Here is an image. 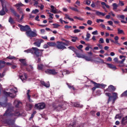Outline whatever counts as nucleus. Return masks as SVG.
Wrapping results in <instances>:
<instances>
[{"mask_svg":"<svg viewBox=\"0 0 127 127\" xmlns=\"http://www.w3.org/2000/svg\"><path fill=\"white\" fill-rule=\"evenodd\" d=\"M96 14H97V15H98V16L102 15V16H105L106 15V13L102 12H100L99 11H96Z\"/></svg>","mask_w":127,"mask_h":127,"instance_id":"obj_30","label":"nucleus"},{"mask_svg":"<svg viewBox=\"0 0 127 127\" xmlns=\"http://www.w3.org/2000/svg\"><path fill=\"white\" fill-rule=\"evenodd\" d=\"M113 6V10H115L116 9H117V8H118V4L116 3H114L112 4Z\"/></svg>","mask_w":127,"mask_h":127,"instance_id":"obj_40","label":"nucleus"},{"mask_svg":"<svg viewBox=\"0 0 127 127\" xmlns=\"http://www.w3.org/2000/svg\"><path fill=\"white\" fill-rule=\"evenodd\" d=\"M113 91H116V87L112 85H110L107 89H106L105 92H113Z\"/></svg>","mask_w":127,"mask_h":127,"instance_id":"obj_13","label":"nucleus"},{"mask_svg":"<svg viewBox=\"0 0 127 127\" xmlns=\"http://www.w3.org/2000/svg\"><path fill=\"white\" fill-rule=\"evenodd\" d=\"M15 122V121L8 120L5 123V124H7L8 126H9V127H15V125H14Z\"/></svg>","mask_w":127,"mask_h":127,"instance_id":"obj_15","label":"nucleus"},{"mask_svg":"<svg viewBox=\"0 0 127 127\" xmlns=\"http://www.w3.org/2000/svg\"><path fill=\"white\" fill-rule=\"evenodd\" d=\"M64 28H66V29H68L69 28H72V26L65 25L64 26Z\"/></svg>","mask_w":127,"mask_h":127,"instance_id":"obj_64","label":"nucleus"},{"mask_svg":"<svg viewBox=\"0 0 127 127\" xmlns=\"http://www.w3.org/2000/svg\"><path fill=\"white\" fill-rule=\"evenodd\" d=\"M12 93L4 91L3 94L6 97H10L11 98H14L16 95V93H17V88L16 87H13L10 89Z\"/></svg>","mask_w":127,"mask_h":127,"instance_id":"obj_2","label":"nucleus"},{"mask_svg":"<svg viewBox=\"0 0 127 127\" xmlns=\"http://www.w3.org/2000/svg\"><path fill=\"white\" fill-rule=\"evenodd\" d=\"M45 72L47 74H51V75H56V74H58V72H57V71L54 69H47L45 71Z\"/></svg>","mask_w":127,"mask_h":127,"instance_id":"obj_9","label":"nucleus"},{"mask_svg":"<svg viewBox=\"0 0 127 127\" xmlns=\"http://www.w3.org/2000/svg\"><path fill=\"white\" fill-rule=\"evenodd\" d=\"M64 46H69L71 43H70V41L66 40L65 43H64Z\"/></svg>","mask_w":127,"mask_h":127,"instance_id":"obj_41","label":"nucleus"},{"mask_svg":"<svg viewBox=\"0 0 127 127\" xmlns=\"http://www.w3.org/2000/svg\"><path fill=\"white\" fill-rule=\"evenodd\" d=\"M112 94L113 95L112 98H114L113 101V104H115V101H116V99H118V93L117 92H114Z\"/></svg>","mask_w":127,"mask_h":127,"instance_id":"obj_21","label":"nucleus"},{"mask_svg":"<svg viewBox=\"0 0 127 127\" xmlns=\"http://www.w3.org/2000/svg\"><path fill=\"white\" fill-rule=\"evenodd\" d=\"M14 6L17 7V10H20V8L21 6H24V4H22L21 2L17 3L14 5Z\"/></svg>","mask_w":127,"mask_h":127,"instance_id":"obj_17","label":"nucleus"},{"mask_svg":"<svg viewBox=\"0 0 127 127\" xmlns=\"http://www.w3.org/2000/svg\"><path fill=\"white\" fill-rule=\"evenodd\" d=\"M106 96H107V97H109V99L108 101V104H109V103H110V102H111V101L112 100V98H113L112 96H111V94L109 92H107L105 93Z\"/></svg>","mask_w":127,"mask_h":127,"instance_id":"obj_22","label":"nucleus"},{"mask_svg":"<svg viewBox=\"0 0 127 127\" xmlns=\"http://www.w3.org/2000/svg\"><path fill=\"white\" fill-rule=\"evenodd\" d=\"M48 14H49L50 18H49V19H51V20L53 19V15H54V14L50 12H48Z\"/></svg>","mask_w":127,"mask_h":127,"instance_id":"obj_43","label":"nucleus"},{"mask_svg":"<svg viewBox=\"0 0 127 127\" xmlns=\"http://www.w3.org/2000/svg\"><path fill=\"white\" fill-rule=\"evenodd\" d=\"M62 107H63L62 105H59L57 107V110H58V111H61V110H62Z\"/></svg>","mask_w":127,"mask_h":127,"instance_id":"obj_55","label":"nucleus"},{"mask_svg":"<svg viewBox=\"0 0 127 127\" xmlns=\"http://www.w3.org/2000/svg\"><path fill=\"white\" fill-rule=\"evenodd\" d=\"M119 5H121V6H124L125 5V3H124V1L119 0Z\"/></svg>","mask_w":127,"mask_h":127,"instance_id":"obj_52","label":"nucleus"},{"mask_svg":"<svg viewBox=\"0 0 127 127\" xmlns=\"http://www.w3.org/2000/svg\"><path fill=\"white\" fill-rule=\"evenodd\" d=\"M74 53H75V55L78 58H84V55H81L79 53V51H78L77 50L75 51Z\"/></svg>","mask_w":127,"mask_h":127,"instance_id":"obj_20","label":"nucleus"},{"mask_svg":"<svg viewBox=\"0 0 127 127\" xmlns=\"http://www.w3.org/2000/svg\"><path fill=\"white\" fill-rule=\"evenodd\" d=\"M74 33H79V32H81V30L79 29H75L73 31Z\"/></svg>","mask_w":127,"mask_h":127,"instance_id":"obj_59","label":"nucleus"},{"mask_svg":"<svg viewBox=\"0 0 127 127\" xmlns=\"http://www.w3.org/2000/svg\"><path fill=\"white\" fill-rule=\"evenodd\" d=\"M87 23L88 24V25H92L93 22L91 20H87Z\"/></svg>","mask_w":127,"mask_h":127,"instance_id":"obj_56","label":"nucleus"},{"mask_svg":"<svg viewBox=\"0 0 127 127\" xmlns=\"http://www.w3.org/2000/svg\"><path fill=\"white\" fill-rule=\"evenodd\" d=\"M34 45L35 46H37V47H40L41 44H40L39 41L38 40L37 42L34 43Z\"/></svg>","mask_w":127,"mask_h":127,"instance_id":"obj_36","label":"nucleus"},{"mask_svg":"<svg viewBox=\"0 0 127 127\" xmlns=\"http://www.w3.org/2000/svg\"><path fill=\"white\" fill-rule=\"evenodd\" d=\"M26 109L28 111H30L32 109V105L28 104L26 105Z\"/></svg>","mask_w":127,"mask_h":127,"instance_id":"obj_32","label":"nucleus"},{"mask_svg":"<svg viewBox=\"0 0 127 127\" xmlns=\"http://www.w3.org/2000/svg\"><path fill=\"white\" fill-rule=\"evenodd\" d=\"M41 83L43 86L46 87V88H49L50 87V84L49 83V81L45 83L44 81H41Z\"/></svg>","mask_w":127,"mask_h":127,"instance_id":"obj_18","label":"nucleus"},{"mask_svg":"<svg viewBox=\"0 0 127 127\" xmlns=\"http://www.w3.org/2000/svg\"><path fill=\"white\" fill-rule=\"evenodd\" d=\"M38 12H39V10L36 9L35 10H33L32 11V13H34V14H36V13H38Z\"/></svg>","mask_w":127,"mask_h":127,"instance_id":"obj_47","label":"nucleus"},{"mask_svg":"<svg viewBox=\"0 0 127 127\" xmlns=\"http://www.w3.org/2000/svg\"><path fill=\"white\" fill-rule=\"evenodd\" d=\"M47 44L49 45V47L50 46V47H53V46H56V43L55 42H48Z\"/></svg>","mask_w":127,"mask_h":127,"instance_id":"obj_26","label":"nucleus"},{"mask_svg":"<svg viewBox=\"0 0 127 127\" xmlns=\"http://www.w3.org/2000/svg\"><path fill=\"white\" fill-rule=\"evenodd\" d=\"M25 114H20V113L18 111L14 112L13 108H8L3 114V117L6 118H15V117H24Z\"/></svg>","mask_w":127,"mask_h":127,"instance_id":"obj_1","label":"nucleus"},{"mask_svg":"<svg viewBox=\"0 0 127 127\" xmlns=\"http://www.w3.org/2000/svg\"><path fill=\"white\" fill-rule=\"evenodd\" d=\"M24 17V15H22L20 19H19V18H17L18 19H17V20L18 22H20L21 21V20H22V19H23Z\"/></svg>","mask_w":127,"mask_h":127,"instance_id":"obj_50","label":"nucleus"},{"mask_svg":"<svg viewBox=\"0 0 127 127\" xmlns=\"http://www.w3.org/2000/svg\"><path fill=\"white\" fill-rule=\"evenodd\" d=\"M86 3L87 5H90V4H91V1H90L89 0H87L86 1Z\"/></svg>","mask_w":127,"mask_h":127,"instance_id":"obj_63","label":"nucleus"},{"mask_svg":"<svg viewBox=\"0 0 127 127\" xmlns=\"http://www.w3.org/2000/svg\"><path fill=\"white\" fill-rule=\"evenodd\" d=\"M56 47L58 49H60L62 50H64V49H67V48L65 47L64 43L63 42H58Z\"/></svg>","mask_w":127,"mask_h":127,"instance_id":"obj_6","label":"nucleus"},{"mask_svg":"<svg viewBox=\"0 0 127 127\" xmlns=\"http://www.w3.org/2000/svg\"><path fill=\"white\" fill-rule=\"evenodd\" d=\"M26 34L28 37L30 38V39H32V37L37 36V32H36V31H32L31 29H30L28 31L26 32Z\"/></svg>","mask_w":127,"mask_h":127,"instance_id":"obj_5","label":"nucleus"},{"mask_svg":"<svg viewBox=\"0 0 127 127\" xmlns=\"http://www.w3.org/2000/svg\"><path fill=\"white\" fill-rule=\"evenodd\" d=\"M68 127H77V125L75 122H73L68 125Z\"/></svg>","mask_w":127,"mask_h":127,"instance_id":"obj_38","label":"nucleus"},{"mask_svg":"<svg viewBox=\"0 0 127 127\" xmlns=\"http://www.w3.org/2000/svg\"><path fill=\"white\" fill-rule=\"evenodd\" d=\"M118 33L119 34H125V32L123 30H121L120 29H118Z\"/></svg>","mask_w":127,"mask_h":127,"instance_id":"obj_39","label":"nucleus"},{"mask_svg":"<svg viewBox=\"0 0 127 127\" xmlns=\"http://www.w3.org/2000/svg\"><path fill=\"white\" fill-rule=\"evenodd\" d=\"M6 59H9L10 60H15V59H16V58H15L14 56H10L9 55V56H8L6 58Z\"/></svg>","mask_w":127,"mask_h":127,"instance_id":"obj_35","label":"nucleus"},{"mask_svg":"<svg viewBox=\"0 0 127 127\" xmlns=\"http://www.w3.org/2000/svg\"><path fill=\"white\" fill-rule=\"evenodd\" d=\"M19 61L22 63V64H23V65H24V66H26V65H27L25 59H20L19 60Z\"/></svg>","mask_w":127,"mask_h":127,"instance_id":"obj_33","label":"nucleus"},{"mask_svg":"<svg viewBox=\"0 0 127 127\" xmlns=\"http://www.w3.org/2000/svg\"><path fill=\"white\" fill-rule=\"evenodd\" d=\"M96 22L99 23V22H104V20L101 19H97Z\"/></svg>","mask_w":127,"mask_h":127,"instance_id":"obj_58","label":"nucleus"},{"mask_svg":"<svg viewBox=\"0 0 127 127\" xmlns=\"http://www.w3.org/2000/svg\"><path fill=\"white\" fill-rule=\"evenodd\" d=\"M105 42V41H104V39L103 38H101L99 39V43L103 44Z\"/></svg>","mask_w":127,"mask_h":127,"instance_id":"obj_53","label":"nucleus"},{"mask_svg":"<svg viewBox=\"0 0 127 127\" xmlns=\"http://www.w3.org/2000/svg\"><path fill=\"white\" fill-rule=\"evenodd\" d=\"M33 54L36 57H41L42 56L43 50H39V49L36 47H33Z\"/></svg>","mask_w":127,"mask_h":127,"instance_id":"obj_4","label":"nucleus"},{"mask_svg":"<svg viewBox=\"0 0 127 127\" xmlns=\"http://www.w3.org/2000/svg\"><path fill=\"white\" fill-rule=\"evenodd\" d=\"M64 18H65V19H69V20H70V21H74V19L70 18V16H69V15H68L67 14H65Z\"/></svg>","mask_w":127,"mask_h":127,"instance_id":"obj_29","label":"nucleus"},{"mask_svg":"<svg viewBox=\"0 0 127 127\" xmlns=\"http://www.w3.org/2000/svg\"><path fill=\"white\" fill-rule=\"evenodd\" d=\"M91 83H93L94 85V87H96V89H98L101 87V84L100 83H97L95 81H91Z\"/></svg>","mask_w":127,"mask_h":127,"instance_id":"obj_25","label":"nucleus"},{"mask_svg":"<svg viewBox=\"0 0 127 127\" xmlns=\"http://www.w3.org/2000/svg\"><path fill=\"white\" fill-rule=\"evenodd\" d=\"M18 26L20 28L21 31H26V32H27V31L31 29L30 27L27 25L23 26L21 24H18Z\"/></svg>","mask_w":127,"mask_h":127,"instance_id":"obj_7","label":"nucleus"},{"mask_svg":"<svg viewBox=\"0 0 127 127\" xmlns=\"http://www.w3.org/2000/svg\"><path fill=\"white\" fill-rule=\"evenodd\" d=\"M77 39H78V38H77L76 37H74L71 39V41H72V42H76V41L77 40Z\"/></svg>","mask_w":127,"mask_h":127,"instance_id":"obj_57","label":"nucleus"},{"mask_svg":"<svg viewBox=\"0 0 127 127\" xmlns=\"http://www.w3.org/2000/svg\"><path fill=\"white\" fill-rule=\"evenodd\" d=\"M29 93H30V90H28L27 93V96L28 99L29 100V102H30V103H32V102H33V101L30 98V95H29Z\"/></svg>","mask_w":127,"mask_h":127,"instance_id":"obj_23","label":"nucleus"},{"mask_svg":"<svg viewBox=\"0 0 127 127\" xmlns=\"http://www.w3.org/2000/svg\"><path fill=\"white\" fill-rule=\"evenodd\" d=\"M10 10L11 12H12V13L15 16H16L17 18H20V15H19V14H17V13H16L15 10L12 7H10Z\"/></svg>","mask_w":127,"mask_h":127,"instance_id":"obj_14","label":"nucleus"},{"mask_svg":"<svg viewBox=\"0 0 127 127\" xmlns=\"http://www.w3.org/2000/svg\"><path fill=\"white\" fill-rule=\"evenodd\" d=\"M7 98H5V101L4 102H0V106L3 107V108H5V107H6L7 106Z\"/></svg>","mask_w":127,"mask_h":127,"instance_id":"obj_19","label":"nucleus"},{"mask_svg":"<svg viewBox=\"0 0 127 127\" xmlns=\"http://www.w3.org/2000/svg\"><path fill=\"white\" fill-rule=\"evenodd\" d=\"M44 48H45V49H47V48H49V46L48 45V44H45L43 46Z\"/></svg>","mask_w":127,"mask_h":127,"instance_id":"obj_62","label":"nucleus"},{"mask_svg":"<svg viewBox=\"0 0 127 127\" xmlns=\"http://www.w3.org/2000/svg\"><path fill=\"white\" fill-rule=\"evenodd\" d=\"M35 107L38 110H43V109H45L46 105L44 103H40L36 104Z\"/></svg>","mask_w":127,"mask_h":127,"instance_id":"obj_8","label":"nucleus"},{"mask_svg":"<svg viewBox=\"0 0 127 127\" xmlns=\"http://www.w3.org/2000/svg\"><path fill=\"white\" fill-rule=\"evenodd\" d=\"M20 78L22 82H24V81L26 80V79H27V74L24 73L23 74L20 75Z\"/></svg>","mask_w":127,"mask_h":127,"instance_id":"obj_16","label":"nucleus"},{"mask_svg":"<svg viewBox=\"0 0 127 127\" xmlns=\"http://www.w3.org/2000/svg\"><path fill=\"white\" fill-rule=\"evenodd\" d=\"M122 125H126L127 123V116L123 118L121 122Z\"/></svg>","mask_w":127,"mask_h":127,"instance_id":"obj_27","label":"nucleus"},{"mask_svg":"<svg viewBox=\"0 0 127 127\" xmlns=\"http://www.w3.org/2000/svg\"><path fill=\"white\" fill-rule=\"evenodd\" d=\"M69 8L70 9H72V10H74V11H79V10H78V9L74 7H69Z\"/></svg>","mask_w":127,"mask_h":127,"instance_id":"obj_49","label":"nucleus"},{"mask_svg":"<svg viewBox=\"0 0 127 127\" xmlns=\"http://www.w3.org/2000/svg\"><path fill=\"white\" fill-rule=\"evenodd\" d=\"M126 61V58L123 59L122 61H118V64H124V62Z\"/></svg>","mask_w":127,"mask_h":127,"instance_id":"obj_46","label":"nucleus"},{"mask_svg":"<svg viewBox=\"0 0 127 127\" xmlns=\"http://www.w3.org/2000/svg\"><path fill=\"white\" fill-rule=\"evenodd\" d=\"M90 114L92 116H93V117H95V116H96V111H91L90 112Z\"/></svg>","mask_w":127,"mask_h":127,"instance_id":"obj_54","label":"nucleus"},{"mask_svg":"<svg viewBox=\"0 0 127 127\" xmlns=\"http://www.w3.org/2000/svg\"><path fill=\"white\" fill-rule=\"evenodd\" d=\"M92 34H93V35H98V31L95 30L92 32Z\"/></svg>","mask_w":127,"mask_h":127,"instance_id":"obj_60","label":"nucleus"},{"mask_svg":"<svg viewBox=\"0 0 127 127\" xmlns=\"http://www.w3.org/2000/svg\"><path fill=\"white\" fill-rule=\"evenodd\" d=\"M51 12L55 13V14H56V13H60V12H61V11H58V10H57V8H56V7L52 5H51Z\"/></svg>","mask_w":127,"mask_h":127,"instance_id":"obj_11","label":"nucleus"},{"mask_svg":"<svg viewBox=\"0 0 127 127\" xmlns=\"http://www.w3.org/2000/svg\"><path fill=\"white\" fill-rule=\"evenodd\" d=\"M38 69L39 70H42L43 69V64H40L38 66Z\"/></svg>","mask_w":127,"mask_h":127,"instance_id":"obj_44","label":"nucleus"},{"mask_svg":"<svg viewBox=\"0 0 127 127\" xmlns=\"http://www.w3.org/2000/svg\"><path fill=\"white\" fill-rule=\"evenodd\" d=\"M73 106L76 108H82L83 107V105H81L77 103H73Z\"/></svg>","mask_w":127,"mask_h":127,"instance_id":"obj_34","label":"nucleus"},{"mask_svg":"<svg viewBox=\"0 0 127 127\" xmlns=\"http://www.w3.org/2000/svg\"><path fill=\"white\" fill-rule=\"evenodd\" d=\"M2 8L1 10L0 11V15H4L5 14V11L6 12H7L8 11V10L7 9V8H6V6L3 5L2 6ZM5 10V11H4Z\"/></svg>","mask_w":127,"mask_h":127,"instance_id":"obj_10","label":"nucleus"},{"mask_svg":"<svg viewBox=\"0 0 127 127\" xmlns=\"http://www.w3.org/2000/svg\"><path fill=\"white\" fill-rule=\"evenodd\" d=\"M108 65L109 67V68L110 69H112V70H116L117 69V67L113 64H108Z\"/></svg>","mask_w":127,"mask_h":127,"instance_id":"obj_24","label":"nucleus"},{"mask_svg":"<svg viewBox=\"0 0 127 127\" xmlns=\"http://www.w3.org/2000/svg\"><path fill=\"white\" fill-rule=\"evenodd\" d=\"M14 105L16 108H19L22 106V103L19 100H15L14 102Z\"/></svg>","mask_w":127,"mask_h":127,"instance_id":"obj_12","label":"nucleus"},{"mask_svg":"<svg viewBox=\"0 0 127 127\" xmlns=\"http://www.w3.org/2000/svg\"><path fill=\"white\" fill-rule=\"evenodd\" d=\"M8 22H9V23H10V24L12 25L14 24V23H15V22H14V20H13V19H12L11 17H9Z\"/></svg>","mask_w":127,"mask_h":127,"instance_id":"obj_31","label":"nucleus"},{"mask_svg":"<svg viewBox=\"0 0 127 127\" xmlns=\"http://www.w3.org/2000/svg\"><path fill=\"white\" fill-rule=\"evenodd\" d=\"M83 59H85L86 60V61H90L91 62H94V63H99V62H102V63H104V60L97 58L96 59H97V60H93L92 59V57H88V56H86L85 55H83Z\"/></svg>","mask_w":127,"mask_h":127,"instance_id":"obj_3","label":"nucleus"},{"mask_svg":"<svg viewBox=\"0 0 127 127\" xmlns=\"http://www.w3.org/2000/svg\"><path fill=\"white\" fill-rule=\"evenodd\" d=\"M68 48L69 49H70V50H72V51H74V52H75V51H76V49H75V48H74L73 46H69L68 47Z\"/></svg>","mask_w":127,"mask_h":127,"instance_id":"obj_48","label":"nucleus"},{"mask_svg":"<svg viewBox=\"0 0 127 127\" xmlns=\"http://www.w3.org/2000/svg\"><path fill=\"white\" fill-rule=\"evenodd\" d=\"M121 97H127V90L125 91L121 94Z\"/></svg>","mask_w":127,"mask_h":127,"instance_id":"obj_45","label":"nucleus"},{"mask_svg":"<svg viewBox=\"0 0 127 127\" xmlns=\"http://www.w3.org/2000/svg\"><path fill=\"white\" fill-rule=\"evenodd\" d=\"M24 52H26V53H31V54H33V49L32 48L31 49H29L28 50L24 51Z\"/></svg>","mask_w":127,"mask_h":127,"instance_id":"obj_28","label":"nucleus"},{"mask_svg":"<svg viewBox=\"0 0 127 127\" xmlns=\"http://www.w3.org/2000/svg\"><path fill=\"white\" fill-rule=\"evenodd\" d=\"M115 119H122V116L120 115H117L115 117Z\"/></svg>","mask_w":127,"mask_h":127,"instance_id":"obj_61","label":"nucleus"},{"mask_svg":"<svg viewBox=\"0 0 127 127\" xmlns=\"http://www.w3.org/2000/svg\"><path fill=\"white\" fill-rule=\"evenodd\" d=\"M125 15H117V18H121V19H125Z\"/></svg>","mask_w":127,"mask_h":127,"instance_id":"obj_42","label":"nucleus"},{"mask_svg":"<svg viewBox=\"0 0 127 127\" xmlns=\"http://www.w3.org/2000/svg\"><path fill=\"white\" fill-rule=\"evenodd\" d=\"M90 37L91 34L89 33H87L86 34V37L85 38V40H86V41H89Z\"/></svg>","mask_w":127,"mask_h":127,"instance_id":"obj_37","label":"nucleus"},{"mask_svg":"<svg viewBox=\"0 0 127 127\" xmlns=\"http://www.w3.org/2000/svg\"><path fill=\"white\" fill-rule=\"evenodd\" d=\"M53 25L54 26V28H58L60 26V25L57 23H54Z\"/></svg>","mask_w":127,"mask_h":127,"instance_id":"obj_51","label":"nucleus"}]
</instances>
